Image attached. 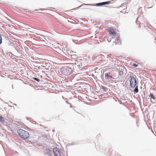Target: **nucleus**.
I'll list each match as a JSON object with an SVG mask.
<instances>
[{"instance_id": "6e6552de", "label": "nucleus", "mask_w": 156, "mask_h": 156, "mask_svg": "<svg viewBox=\"0 0 156 156\" xmlns=\"http://www.w3.org/2000/svg\"><path fill=\"white\" fill-rule=\"evenodd\" d=\"M0 121L1 122H4L5 120L3 117L0 115Z\"/></svg>"}, {"instance_id": "4468645a", "label": "nucleus", "mask_w": 156, "mask_h": 156, "mask_svg": "<svg viewBox=\"0 0 156 156\" xmlns=\"http://www.w3.org/2000/svg\"><path fill=\"white\" fill-rule=\"evenodd\" d=\"M76 52H74L73 51H72V54H71V52H70V55H74V54L76 53Z\"/></svg>"}, {"instance_id": "1a4fd4ad", "label": "nucleus", "mask_w": 156, "mask_h": 156, "mask_svg": "<svg viewBox=\"0 0 156 156\" xmlns=\"http://www.w3.org/2000/svg\"><path fill=\"white\" fill-rule=\"evenodd\" d=\"M67 45V44L66 43H63L62 44V46L63 47V48H64V49H65V47H64V46H65L66 47V46Z\"/></svg>"}, {"instance_id": "9b49d317", "label": "nucleus", "mask_w": 156, "mask_h": 156, "mask_svg": "<svg viewBox=\"0 0 156 156\" xmlns=\"http://www.w3.org/2000/svg\"><path fill=\"white\" fill-rule=\"evenodd\" d=\"M108 76L109 74L108 73H106L105 74V76L106 78L108 79Z\"/></svg>"}, {"instance_id": "7ed1b4c3", "label": "nucleus", "mask_w": 156, "mask_h": 156, "mask_svg": "<svg viewBox=\"0 0 156 156\" xmlns=\"http://www.w3.org/2000/svg\"><path fill=\"white\" fill-rule=\"evenodd\" d=\"M109 34L111 36V38H113L116 35V33L113 28H111L108 31Z\"/></svg>"}, {"instance_id": "f8f14e48", "label": "nucleus", "mask_w": 156, "mask_h": 156, "mask_svg": "<svg viewBox=\"0 0 156 156\" xmlns=\"http://www.w3.org/2000/svg\"><path fill=\"white\" fill-rule=\"evenodd\" d=\"M33 79L34 80H36L37 81H38V82H39V81H40V80L38 78H36L35 77H33Z\"/></svg>"}, {"instance_id": "f03ea898", "label": "nucleus", "mask_w": 156, "mask_h": 156, "mask_svg": "<svg viewBox=\"0 0 156 156\" xmlns=\"http://www.w3.org/2000/svg\"><path fill=\"white\" fill-rule=\"evenodd\" d=\"M130 83L131 87H134L136 84V80L135 78L133 76H130Z\"/></svg>"}, {"instance_id": "0eeeda50", "label": "nucleus", "mask_w": 156, "mask_h": 156, "mask_svg": "<svg viewBox=\"0 0 156 156\" xmlns=\"http://www.w3.org/2000/svg\"><path fill=\"white\" fill-rule=\"evenodd\" d=\"M150 96L151 98H152L153 100H155L156 99V98L153 94L150 93Z\"/></svg>"}, {"instance_id": "9d476101", "label": "nucleus", "mask_w": 156, "mask_h": 156, "mask_svg": "<svg viewBox=\"0 0 156 156\" xmlns=\"http://www.w3.org/2000/svg\"><path fill=\"white\" fill-rule=\"evenodd\" d=\"M138 86H136L134 90V92L136 93H137L138 92Z\"/></svg>"}, {"instance_id": "ddd939ff", "label": "nucleus", "mask_w": 156, "mask_h": 156, "mask_svg": "<svg viewBox=\"0 0 156 156\" xmlns=\"http://www.w3.org/2000/svg\"><path fill=\"white\" fill-rule=\"evenodd\" d=\"M2 43V38L1 37V35L0 34V44Z\"/></svg>"}, {"instance_id": "39448f33", "label": "nucleus", "mask_w": 156, "mask_h": 156, "mask_svg": "<svg viewBox=\"0 0 156 156\" xmlns=\"http://www.w3.org/2000/svg\"><path fill=\"white\" fill-rule=\"evenodd\" d=\"M111 2V1L105 2H101L99 3H98L96 4V6H101L102 5H105V4H108L110 3Z\"/></svg>"}, {"instance_id": "f257e3e1", "label": "nucleus", "mask_w": 156, "mask_h": 156, "mask_svg": "<svg viewBox=\"0 0 156 156\" xmlns=\"http://www.w3.org/2000/svg\"><path fill=\"white\" fill-rule=\"evenodd\" d=\"M17 133L22 138L27 139L29 137V133L23 129H20L17 130Z\"/></svg>"}, {"instance_id": "2eb2a0df", "label": "nucleus", "mask_w": 156, "mask_h": 156, "mask_svg": "<svg viewBox=\"0 0 156 156\" xmlns=\"http://www.w3.org/2000/svg\"><path fill=\"white\" fill-rule=\"evenodd\" d=\"M133 66L134 67H137V66L138 65L136 64H134L133 65Z\"/></svg>"}, {"instance_id": "20e7f679", "label": "nucleus", "mask_w": 156, "mask_h": 156, "mask_svg": "<svg viewBox=\"0 0 156 156\" xmlns=\"http://www.w3.org/2000/svg\"><path fill=\"white\" fill-rule=\"evenodd\" d=\"M55 156H61V152L60 150L57 148H55L53 150Z\"/></svg>"}, {"instance_id": "423d86ee", "label": "nucleus", "mask_w": 156, "mask_h": 156, "mask_svg": "<svg viewBox=\"0 0 156 156\" xmlns=\"http://www.w3.org/2000/svg\"><path fill=\"white\" fill-rule=\"evenodd\" d=\"M115 43L116 44H120L121 42L119 39V37H118L115 41Z\"/></svg>"}]
</instances>
